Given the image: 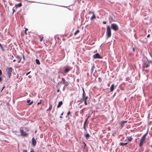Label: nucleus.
<instances>
[{"mask_svg":"<svg viewBox=\"0 0 152 152\" xmlns=\"http://www.w3.org/2000/svg\"><path fill=\"white\" fill-rule=\"evenodd\" d=\"M106 34L107 38L110 37L111 35V29L109 26H107Z\"/></svg>","mask_w":152,"mask_h":152,"instance_id":"1","label":"nucleus"},{"mask_svg":"<svg viewBox=\"0 0 152 152\" xmlns=\"http://www.w3.org/2000/svg\"><path fill=\"white\" fill-rule=\"evenodd\" d=\"M6 70L9 77L10 78L11 75V73L12 70V68L11 67H7Z\"/></svg>","mask_w":152,"mask_h":152,"instance_id":"2","label":"nucleus"},{"mask_svg":"<svg viewBox=\"0 0 152 152\" xmlns=\"http://www.w3.org/2000/svg\"><path fill=\"white\" fill-rule=\"evenodd\" d=\"M82 97L85 105H87L89 103L88 100V96H82Z\"/></svg>","mask_w":152,"mask_h":152,"instance_id":"3","label":"nucleus"},{"mask_svg":"<svg viewBox=\"0 0 152 152\" xmlns=\"http://www.w3.org/2000/svg\"><path fill=\"white\" fill-rule=\"evenodd\" d=\"M93 57L95 59L98 58V59H102L103 57L101 56L100 54L98 53H96V54H94L93 56Z\"/></svg>","mask_w":152,"mask_h":152,"instance_id":"4","label":"nucleus"},{"mask_svg":"<svg viewBox=\"0 0 152 152\" xmlns=\"http://www.w3.org/2000/svg\"><path fill=\"white\" fill-rule=\"evenodd\" d=\"M111 28L114 31H117L118 29V27L117 25L115 24H112L111 25Z\"/></svg>","mask_w":152,"mask_h":152,"instance_id":"5","label":"nucleus"},{"mask_svg":"<svg viewBox=\"0 0 152 152\" xmlns=\"http://www.w3.org/2000/svg\"><path fill=\"white\" fill-rule=\"evenodd\" d=\"M20 132L21 136L23 137H26L28 135V134L26 133L25 132H24L23 129H20Z\"/></svg>","mask_w":152,"mask_h":152,"instance_id":"6","label":"nucleus"},{"mask_svg":"<svg viewBox=\"0 0 152 152\" xmlns=\"http://www.w3.org/2000/svg\"><path fill=\"white\" fill-rule=\"evenodd\" d=\"M62 80L63 82V84L65 86H67L69 85L68 82L66 81L64 78L62 77Z\"/></svg>","mask_w":152,"mask_h":152,"instance_id":"7","label":"nucleus"},{"mask_svg":"<svg viewBox=\"0 0 152 152\" xmlns=\"http://www.w3.org/2000/svg\"><path fill=\"white\" fill-rule=\"evenodd\" d=\"M147 134H148V132H147L141 138L140 141H141L143 142H144L145 140V137H146V136H147Z\"/></svg>","mask_w":152,"mask_h":152,"instance_id":"8","label":"nucleus"},{"mask_svg":"<svg viewBox=\"0 0 152 152\" xmlns=\"http://www.w3.org/2000/svg\"><path fill=\"white\" fill-rule=\"evenodd\" d=\"M37 143L36 141L34 138H33L32 140V143L34 146H35Z\"/></svg>","mask_w":152,"mask_h":152,"instance_id":"9","label":"nucleus"},{"mask_svg":"<svg viewBox=\"0 0 152 152\" xmlns=\"http://www.w3.org/2000/svg\"><path fill=\"white\" fill-rule=\"evenodd\" d=\"M65 68L64 69V72L66 73H67L70 70V68L69 67H64Z\"/></svg>","mask_w":152,"mask_h":152,"instance_id":"10","label":"nucleus"},{"mask_svg":"<svg viewBox=\"0 0 152 152\" xmlns=\"http://www.w3.org/2000/svg\"><path fill=\"white\" fill-rule=\"evenodd\" d=\"M91 13H92L93 14V15L92 16L91 18H90L91 20H93L94 19H95L96 16L94 14V12H89V14Z\"/></svg>","mask_w":152,"mask_h":152,"instance_id":"11","label":"nucleus"},{"mask_svg":"<svg viewBox=\"0 0 152 152\" xmlns=\"http://www.w3.org/2000/svg\"><path fill=\"white\" fill-rule=\"evenodd\" d=\"M142 66L143 68H144L145 67L147 68L149 66V65L148 64L145 62L143 64Z\"/></svg>","mask_w":152,"mask_h":152,"instance_id":"12","label":"nucleus"},{"mask_svg":"<svg viewBox=\"0 0 152 152\" xmlns=\"http://www.w3.org/2000/svg\"><path fill=\"white\" fill-rule=\"evenodd\" d=\"M115 86L114 84H113L111 85L110 88V91L113 92L114 89V87Z\"/></svg>","mask_w":152,"mask_h":152,"instance_id":"13","label":"nucleus"},{"mask_svg":"<svg viewBox=\"0 0 152 152\" xmlns=\"http://www.w3.org/2000/svg\"><path fill=\"white\" fill-rule=\"evenodd\" d=\"M127 122L126 121H122L120 124V127L122 128L124 125V124Z\"/></svg>","mask_w":152,"mask_h":152,"instance_id":"14","label":"nucleus"},{"mask_svg":"<svg viewBox=\"0 0 152 152\" xmlns=\"http://www.w3.org/2000/svg\"><path fill=\"white\" fill-rule=\"evenodd\" d=\"M16 58L17 59V60L18 61V63H19L20 62L21 58L19 56H17L16 57Z\"/></svg>","mask_w":152,"mask_h":152,"instance_id":"15","label":"nucleus"},{"mask_svg":"<svg viewBox=\"0 0 152 152\" xmlns=\"http://www.w3.org/2000/svg\"><path fill=\"white\" fill-rule=\"evenodd\" d=\"M62 104H63V102H62V101H61L59 102L58 103V105H57V107L58 108L60 107L61 106V105Z\"/></svg>","mask_w":152,"mask_h":152,"instance_id":"16","label":"nucleus"},{"mask_svg":"<svg viewBox=\"0 0 152 152\" xmlns=\"http://www.w3.org/2000/svg\"><path fill=\"white\" fill-rule=\"evenodd\" d=\"M15 6L16 8L20 7L22 6V4L21 3H20L18 4H16Z\"/></svg>","mask_w":152,"mask_h":152,"instance_id":"17","label":"nucleus"},{"mask_svg":"<svg viewBox=\"0 0 152 152\" xmlns=\"http://www.w3.org/2000/svg\"><path fill=\"white\" fill-rule=\"evenodd\" d=\"M27 103H28V104L29 105H31L33 103V102L32 101H31V100L30 99L28 100H27Z\"/></svg>","mask_w":152,"mask_h":152,"instance_id":"18","label":"nucleus"},{"mask_svg":"<svg viewBox=\"0 0 152 152\" xmlns=\"http://www.w3.org/2000/svg\"><path fill=\"white\" fill-rule=\"evenodd\" d=\"M127 140L129 141H131L132 140V138L131 137H127Z\"/></svg>","mask_w":152,"mask_h":152,"instance_id":"19","label":"nucleus"},{"mask_svg":"<svg viewBox=\"0 0 152 152\" xmlns=\"http://www.w3.org/2000/svg\"><path fill=\"white\" fill-rule=\"evenodd\" d=\"M109 21L110 23H111L113 21V18L111 17H110L109 18Z\"/></svg>","mask_w":152,"mask_h":152,"instance_id":"20","label":"nucleus"},{"mask_svg":"<svg viewBox=\"0 0 152 152\" xmlns=\"http://www.w3.org/2000/svg\"><path fill=\"white\" fill-rule=\"evenodd\" d=\"M84 136L87 139H88L90 137V135L88 134H85Z\"/></svg>","mask_w":152,"mask_h":152,"instance_id":"21","label":"nucleus"},{"mask_svg":"<svg viewBox=\"0 0 152 152\" xmlns=\"http://www.w3.org/2000/svg\"><path fill=\"white\" fill-rule=\"evenodd\" d=\"M128 143V142H126L125 143L121 142L120 143L119 145L121 146H122V145H126Z\"/></svg>","mask_w":152,"mask_h":152,"instance_id":"22","label":"nucleus"},{"mask_svg":"<svg viewBox=\"0 0 152 152\" xmlns=\"http://www.w3.org/2000/svg\"><path fill=\"white\" fill-rule=\"evenodd\" d=\"M82 90H83V91L82 96H86V93H85V91H84V90L83 88Z\"/></svg>","mask_w":152,"mask_h":152,"instance_id":"23","label":"nucleus"},{"mask_svg":"<svg viewBox=\"0 0 152 152\" xmlns=\"http://www.w3.org/2000/svg\"><path fill=\"white\" fill-rule=\"evenodd\" d=\"M83 102V97H82V99H80V100H79V101H78V102H79V104H80L82 103Z\"/></svg>","mask_w":152,"mask_h":152,"instance_id":"24","label":"nucleus"},{"mask_svg":"<svg viewBox=\"0 0 152 152\" xmlns=\"http://www.w3.org/2000/svg\"><path fill=\"white\" fill-rule=\"evenodd\" d=\"M36 63L37 64H38V65L40 64V62H39V60L38 59H36Z\"/></svg>","mask_w":152,"mask_h":152,"instance_id":"25","label":"nucleus"},{"mask_svg":"<svg viewBox=\"0 0 152 152\" xmlns=\"http://www.w3.org/2000/svg\"><path fill=\"white\" fill-rule=\"evenodd\" d=\"M143 142H142V141H140V142L139 146L141 147L142 146Z\"/></svg>","mask_w":152,"mask_h":152,"instance_id":"26","label":"nucleus"},{"mask_svg":"<svg viewBox=\"0 0 152 152\" xmlns=\"http://www.w3.org/2000/svg\"><path fill=\"white\" fill-rule=\"evenodd\" d=\"M52 108V106L51 105H50V107H49V108L47 110V111H48V110H50Z\"/></svg>","mask_w":152,"mask_h":152,"instance_id":"27","label":"nucleus"},{"mask_svg":"<svg viewBox=\"0 0 152 152\" xmlns=\"http://www.w3.org/2000/svg\"><path fill=\"white\" fill-rule=\"evenodd\" d=\"M89 117H88L85 120V121L84 123V125H85L86 124V123L88 119V118Z\"/></svg>","mask_w":152,"mask_h":152,"instance_id":"28","label":"nucleus"},{"mask_svg":"<svg viewBox=\"0 0 152 152\" xmlns=\"http://www.w3.org/2000/svg\"><path fill=\"white\" fill-rule=\"evenodd\" d=\"M79 32V31L78 30H77L74 33V35H76L77 33H78Z\"/></svg>","mask_w":152,"mask_h":152,"instance_id":"29","label":"nucleus"},{"mask_svg":"<svg viewBox=\"0 0 152 152\" xmlns=\"http://www.w3.org/2000/svg\"><path fill=\"white\" fill-rule=\"evenodd\" d=\"M63 112L61 114V115H60V118H62V115H63Z\"/></svg>","mask_w":152,"mask_h":152,"instance_id":"30","label":"nucleus"},{"mask_svg":"<svg viewBox=\"0 0 152 152\" xmlns=\"http://www.w3.org/2000/svg\"><path fill=\"white\" fill-rule=\"evenodd\" d=\"M42 100H40L39 102H38L37 103V105H39V104H40Z\"/></svg>","mask_w":152,"mask_h":152,"instance_id":"31","label":"nucleus"},{"mask_svg":"<svg viewBox=\"0 0 152 152\" xmlns=\"http://www.w3.org/2000/svg\"><path fill=\"white\" fill-rule=\"evenodd\" d=\"M31 71H29L26 73V75H28L30 73Z\"/></svg>","mask_w":152,"mask_h":152,"instance_id":"32","label":"nucleus"},{"mask_svg":"<svg viewBox=\"0 0 152 152\" xmlns=\"http://www.w3.org/2000/svg\"><path fill=\"white\" fill-rule=\"evenodd\" d=\"M70 111H69L68 113H67V115H70Z\"/></svg>","mask_w":152,"mask_h":152,"instance_id":"33","label":"nucleus"},{"mask_svg":"<svg viewBox=\"0 0 152 152\" xmlns=\"http://www.w3.org/2000/svg\"><path fill=\"white\" fill-rule=\"evenodd\" d=\"M83 128H84V129L85 130H86V128L85 127V125H83Z\"/></svg>","mask_w":152,"mask_h":152,"instance_id":"34","label":"nucleus"},{"mask_svg":"<svg viewBox=\"0 0 152 152\" xmlns=\"http://www.w3.org/2000/svg\"><path fill=\"white\" fill-rule=\"evenodd\" d=\"M84 109V108H83V109L82 110H81V112H80L82 113L83 114V110Z\"/></svg>","mask_w":152,"mask_h":152,"instance_id":"35","label":"nucleus"},{"mask_svg":"<svg viewBox=\"0 0 152 152\" xmlns=\"http://www.w3.org/2000/svg\"><path fill=\"white\" fill-rule=\"evenodd\" d=\"M23 152H27V151L26 150H23Z\"/></svg>","mask_w":152,"mask_h":152,"instance_id":"36","label":"nucleus"},{"mask_svg":"<svg viewBox=\"0 0 152 152\" xmlns=\"http://www.w3.org/2000/svg\"><path fill=\"white\" fill-rule=\"evenodd\" d=\"M2 71L0 69V75H2Z\"/></svg>","mask_w":152,"mask_h":152,"instance_id":"37","label":"nucleus"},{"mask_svg":"<svg viewBox=\"0 0 152 152\" xmlns=\"http://www.w3.org/2000/svg\"><path fill=\"white\" fill-rule=\"evenodd\" d=\"M103 24H106V21H103Z\"/></svg>","mask_w":152,"mask_h":152,"instance_id":"38","label":"nucleus"},{"mask_svg":"<svg viewBox=\"0 0 152 152\" xmlns=\"http://www.w3.org/2000/svg\"><path fill=\"white\" fill-rule=\"evenodd\" d=\"M43 37H42V38L41 39H40V41H42V40H43Z\"/></svg>","mask_w":152,"mask_h":152,"instance_id":"39","label":"nucleus"},{"mask_svg":"<svg viewBox=\"0 0 152 152\" xmlns=\"http://www.w3.org/2000/svg\"><path fill=\"white\" fill-rule=\"evenodd\" d=\"M5 88V87L4 86H3L1 91V92L3 90L4 88Z\"/></svg>","mask_w":152,"mask_h":152,"instance_id":"40","label":"nucleus"},{"mask_svg":"<svg viewBox=\"0 0 152 152\" xmlns=\"http://www.w3.org/2000/svg\"><path fill=\"white\" fill-rule=\"evenodd\" d=\"M2 80V78L0 77V82H1Z\"/></svg>","mask_w":152,"mask_h":152,"instance_id":"41","label":"nucleus"},{"mask_svg":"<svg viewBox=\"0 0 152 152\" xmlns=\"http://www.w3.org/2000/svg\"><path fill=\"white\" fill-rule=\"evenodd\" d=\"M149 62L150 63H151L152 64V61L150 60L149 61Z\"/></svg>","mask_w":152,"mask_h":152,"instance_id":"42","label":"nucleus"},{"mask_svg":"<svg viewBox=\"0 0 152 152\" xmlns=\"http://www.w3.org/2000/svg\"><path fill=\"white\" fill-rule=\"evenodd\" d=\"M150 34H148V35L147 36V37H150Z\"/></svg>","mask_w":152,"mask_h":152,"instance_id":"43","label":"nucleus"},{"mask_svg":"<svg viewBox=\"0 0 152 152\" xmlns=\"http://www.w3.org/2000/svg\"><path fill=\"white\" fill-rule=\"evenodd\" d=\"M2 50H4V49L3 48V47L2 46V48H0Z\"/></svg>","mask_w":152,"mask_h":152,"instance_id":"44","label":"nucleus"},{"mask_svg":"<svg viewBox=\"0 0 152 152\" xmlns=\"http://www.w3.org/2000/svg\"><path fill=\"white\" fill-rule=\"evenodd\" d=\"M28 30V29L27 28H26V29H25V31H26Z\"/></svg>","mask_w":152,"mask_h":152,"instance_id":"45","label":"nucleus"},{"mask_svg":"<svg viewBox=\"0 0 152 152\" xmlns=\"http://www.w3.org/2000/svg\"><path fill=\"white\" fill-rule=\"evenodd\" d=\"M13 61L14 62H15V61H16V60H15V59H14V60H13Z\"/></svg>","mask_w":152,"mask_h":152,"instance_id":"46","label":"nucleus"},{"mask_svg":"<svg viewBox=\"0 0 152 152\" xmlns=\"http://www.w3.org/2000/svg\"><path fill=\"white\" fill-rule=\"evenodd\" d=\"M91 70L92 71V72H93V68H92L91 69Z\"/></svg>","mask_w":152,"mask_h":152,"instance_id":"47","label":"nucleus"},{"mask_svg":"<svg viewBox=\"0 0 152 152\" xmlns=\"http://www.w3.org/2000/svg\"><path fill=\"white\" fill-rule=\"evenodd\" d=\"M30 152H34V151H30Z\"/></svg>","mask_w":152,"mask_h":152,"instance_id":"48","label":"nucleus"},{"mask_svg":"<svg viewBox=\"0 0 152 152\" xmlns=\"http://www.w3.org/2000/svg\"><path fill=\"white\" fill-rule=\"evenodd\" d=\"M13 12H15V11L13 9Z\"/></svg>","mask_w":152,"mask_h":152,"instance_id":"49","label":"nucleus"},{"mask_svg":"<svg viewBox=\"0 0 152 152\" xmlns=\"http://www.w3.org/2000/svg\"><path fill=\"white\" fill-rule=\"evenodd\" d=\"M59 91V89H58V90H57V92H58Z\"/></svg>","mask_w":152,"mask_h":152,"instance_id":"50","label":"nucleus"},{"mask_svg":"<svg viewBox=\"0 0 152 152\" xmlns=\"http://www.w3.org/2000/svg\"><path fill=\"white\" fill-rule=\"evenodd\" d=\"M25 34H27L26 32V31H25Z\"/></svg>","mask_w":152,"mask_h":152,"instance_id":"51","label":"nucleus"},{"mask_svg":"<svg viewBox=\"0 0 152 152\" xmlns=\"http://www.w3.org/2000/svg\"><path fill=\"white\" fill-rule=\"evenodd\" d=\"M151 147L152 148V145H151Z\"/></svg>","mask_w":152,"mask_h":152,"instance_id":"52","label":"nucleus"},{"mask_svg":"<svg viewBox=\"0 0 152 152\" xmlns=\"http://www.w3.org/2000/svg\"><path fill=\"white\" fill-rule=\"evenodd\" d=\"M23 58L24 59V56H23Z\"/></svg>","mask_w":152,"mask_h":152,"instance_id":"53","label":"nucleus"},{"mask_svg":"<svg viewBox=\"0 0 152 152\" xmlns=\"http://www.w3.org/2000/svg\"><path fill=\"white\" fill-rule=\"evenodd\" d=\"M125 141H127V140H125Z\"/></svg>","mask_w":152,"mask_h":152,"instance_id":"54","label":"nucleus"},{"mask_svg":"<svg viewBox=\"0 0 152 152\" xmlns=\"http://www.w3.org/2000/svg\"><path fill=\"white\" fill-rule=\"evenodd\" d=\"M133 50H134V48H133Z\"/></svg>","mask_w":152,"mask_h":152,"instance_id":"55","label":"nucleus"},{"mask_svg":"<svg viewBox=\"0 0 152 152\" xmlns=\"http://www.w3.org/2000/svg\"><path fill=\"white\" fill-rule=\"evenodd\" d=\"M28 77H29V78H30V76H28Z\"/></svg>","mask_w":152,"mask_h":152,"instance_id":"56","label":"nucleus"}]
</instances>
